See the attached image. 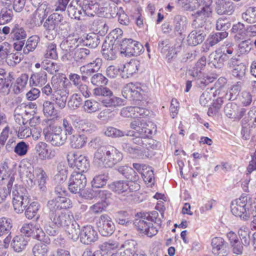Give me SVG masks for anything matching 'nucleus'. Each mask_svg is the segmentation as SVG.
Wrapping results in <instances>:
<instances>
[{
	"instance_id": "4",
	"label": "nucleus",
	"mask_w": 256,
	"mask_h": 256,
	"mask_svg": "<svg viewBox=\"0 0 256 256\" xmlns=\"http://www.w3.org/2000/svg\"><path fill=\"white\" fill-rule=\"evenodd\" d=\"M212 14L208 16H201V18H198V16H194V20L192 25L194 28L189 34L188 36V44L190 46H196L201 44L205 38L206 35V27L204 26L205 23L208 18L210 17Z\"/></svg>"
},
{
	"instance_id": "28",
	"label": "nucleus",
	"mask_w": 256,
	"mask_h": 256,
	"mask_svg": "<svg viewBox=\"0 0 256 256\" xmlns=\"http://www.w3.org/2000/svg\"><path fill=\"white\" fill-rule=\"evenodd\" d=\"M139 62L136 60H132L130 62L124 65L123 70L121 73L122 77L127 78L132 76L138 70Z\"/></svg>"
},
{
	"instance_id": "47",
	"label": "nucleus",
	"mask_w": 256,
	"mask_h": 256,
	"mask_svg": "<svg viewBox=\"0 0 256 256\" xmlns=\"http://www.w3.org/2000/svg\"><path fill=\"white\" fill-rule=\"evenodd\" d=\"M40 42V38L36 35L30 37L26 42V46L24 48L23 52L28 54L31 52H33L37 47Z\"/></svg>"
},
{
	"instance_id": "53",
	"label": "nucleus",
	"mask_w": 256,
	"mask_h": 256,
	"mask_svg": "<svg viewBox=\"0 0 256 256\" xmlns=\"http://www.w3.org/2000/svg\"><path fill=\"white\" fill-rule=\"evenodd\" d=\"M67 136L61 133L56 132L52 133L49 136L50 143L54 146H59L62 145L66 142Z\"/></svg>"
},
{
	"instance_id": "45",
	"label": "nucleus",
	"mask_w": 256,
	"mask_h": 256,
	"mask_svg": "<svg viewBox=\"0 0 256 256\" xmlns=\"http://www.w3.org/2000/svg\"><path fill=\"white\" fill-rule=\"evenodd\" d=\"M96 128L95 125L88 120H76V128H78L80 132L91 133L95 130Z\"/></svg>"
},
{
	"instance_id": "44",
	"label": "nucleus",
	"mask_w": 256,
	"mask_h": 256,
	"mask_svg": "<svg viewBox=\"0 0 256 256\" xmlns=\"http://www.w3.org/2000/svg\"><path fill=\"white\" fill-rule=\"evenodd\" d=\"M109 178L108 174L105 172L96 175L91 182L93 188H100L105 186Z\"/></svg>"
},
{
	"instance_id": "59",
	"label": "nucleus",
	"mask_w": 256,
	"mask_h": 256,
	"mask_svg": "<svg viewBox=\"0 0 256 256\" xmlns=\"http://www.w3.org/2000/svg\"><path fill=\"white\" fill-rule=\"evenodd\" d=\"M235 45L232 42H225L219 50L226 59L231 56L234 52Z\"/></svg>"
},
{
	"instance_id": "48",
	"label": "nucleus",
	"mask_w": 256,
	"mask_h": 256,
	"mask_svg": "<svg viewBox=\"0 0 256 256\" xmlns=\"http://www.w3.org/2000/svg\"><path fill=\"white\" fill-rule=\"evenodd\" d=\"M90 56V50L85 48H78L74 54V58L76 62H83Z\"/></svg>"
},
{
	"instance_id": "26",
	"label": "nucleus",
	"mask_w": 256,
	"mask_h": 256,
	"mask_svg": "<svg viewBox=\"0 0 256 256\" xmlns=\"http://www.w3.org/2000/svg\"><path fill=\"white\" fill-rule=\"evenodd\" d=\"M226 60L222 53L220 52V50H216L210 54L208 64L210 67L220 68L223 66Z\"/></svg>"
},
{
	"instance_id": "30",
	"label": "nucleus",
	"mask_w": 256,
	"mask_h": 256,
	"mask_svg": "<svg viewBox=\"0 0 256 256\" xmlns=\"http://www.w3.org/2000/svg\"><path fill=\"white\" fill-rule=\"evenodd\" d=\"M118 48L116 45L105 42L102 46V54L107 60H112L116 58Z\"/></svg>"
},
{
	"instance_id": "7",
	"label": "nucleus",
	"mask_w": 256,
	"mask_h": 256,
	"mask_svg": "<svg viewBox=\"0 0 256 256\" xmlns=\"http://www.w3.org/2000/svg\"><path fill=\"white\" fill-rule=\"evenodd\" d=\"M250 200V197L246 195L242 196L239 198L232 201L230 206L232 214L244 220H248L250 218V214L247 212Z\"/></svg>"
},
{
	"instance_id": "16",
	"label": "nucleus",
	"mask_w": 256,
	"mask_h": 256,
	"mask_svg": "<svg viewBox=\"0 0 256 256\" xmlns=\"http://www.w3.org/2000/svg\"><path fill=\"white\" fill-rule=\"evenodd\" d=\"M212 252L216 256H226L229 252L228 243L222 238L215 237L211 240Z\"/></svg>"
},
{
	"instance_id": "20",
	"label": "nucleus",
	"mask_w": 256,
	"mask_h": 256,
	"mask_svg": "<svg viewBox=\"0 0 256 256\" xmlns=\"http://www.w3.org/2000/svg\"><path fill=\"white\" fill-rule=\"evenodd\" d=\"M120 7H118L116 4L108 2H102L100 6V16L106 18H114L118 14Z\"/></svg>"
},
{
	"instance_id": "56",
	"label": "nucleus",
	"mask_w": 256,
	"mask_h": 256,
	"mask_svg": "<svg viewBox=\"0 0 256 256\" xmlns=\"http://www.w3.org/2000/svg\"><path fill=\"white\" fill-rule=\"evenodd\" d=\"M19 172L22 176H26L30 180L34 178L35 170L30 164L29 166H26V164H20Z\"/></svg>"
},
{
	"instance_id": "19",
	"label": "nucleus",
	"mask_w": 256,
	"mask_h": 256,
	"mask_svg": "<svg viewBox=\"0 0 256 256\" xmlns=\"http://www.w3.org/2000/svg\"><path fill=\"white\" fill-rule=\"evenodd\" d=\"M14 180V175L6 162L0 166V182L6 184L7 187L12 188Z\"/></svg>"
},
{
	"instance_id": "43",
	"label": "nucleus",
	"mask_w": 256,
	"mask_h": 256,
	"mask_svg": "<svg viewBox=\"0 0 256 256\" xmlns=\"http://www.w3.org/2000/svg\"><path fill=\"white\" fill-rule=\"evenodd\" d=\"M86 142V138L83 134H74L70 136V144L74 148H80L84 146Z\"/></svg>"
},
{
	"instance_id": "64",
	"label": "nucleus",
	"mask_w": 256,
	"mask_h": 256,
	"mask_svg": "<svg viewBox=\"0 0 256 256\" xmlns=\"http://www.w3.org/2000/svg\"><path fill=\"white\" fill-rule=\"evenodd\" d=\"M238 106L234 102H228L224 108L226 115L230 118H234L236 116Z\"/></svg>"
},
{
	"instance_id": "54",
	"label": "nucleus",
	"mask_w": 256,
	"mask_h": 256,
	"mask_svg": "<svg viewBox=\"0 0 256 256\" xmlns=\"http://www.w3.org/2000/svg\"><path fill=\"white\" fill-rule=\"evenodd\" d=\"M43 112L46 116H58V112L55 109L54 104L49 100H46L43 104Z\"/></svg>"
},
{
	"instance_id": "46",
	"label": "nucleus",
	"mask_w": 256,
	"mask_h": 256,
	"mask_svg": "<svg viewBox=\"0 0 256 256\" xmlns=\"http://www.w3.org/2000/svg\"><path fill=\"white\" fill-rule=\"evenodd\" d=\"M83 45L88 46L90 48H96L100 42L99 36L94 33L87 34L84 40L82 39Z\"/></svg>"
},
{
	"instance_id": "51",
	"label": "nucleus",
	"mask_w": 256,
	"mask_h": 256,
	"mask_svg": "<svg viewBox=\"0 0 256 256\" xmlns=\"http://www.w3.org/2000/svg\"><path fill=\"white\" fill-rule=\"evenodd\" d=\"M10 34L13 40L16 41L26 40L27 36L26 30L18 25L15 26L12 28Z\"/></svg>"
},
{
	"instance_id": "41",
	"label": "nucleus",
	"mask_w": 256,
	"mask_h": 256,
	"mask_svg": "<svg viewBox=\"0 0 256 256\" xmlns=\"http://www.w3.org/2000/svg\"><path fill=\"white\" fill-rule=\"evenodd\" d=\"M250 230L246 225L241 226L238 230V234L240 238V241L242 244L246 246H248L250 244Z\"/></svg>"
},
{
	"instance_id": "24",
	"label": "nucleus",
	"mask_w": 256,
	"mask_h": 256,
	"mask_svg": "<svg viewBox=\"0 0 256 256\" xmlns=\"http://www.w3.org/2000/svg\"><path fill=\"white\" fill-rule=\"evenodd\" d=\"M82 42V39L74 36H69L60 44L61 49L66 52H70L78 48Z\"/></svg>"
},
{
	"instance_id": "40",
	"label": "nucleus",
	"mask_w": 256,
	"mask_h": 256,
	"mask_svg": "<svg viewBox=\"0 0 256 256\" xmlns=\"http://www.w3.org/2000/svg\"><path fill=\"white\" fill-rule=\"evenodd\" d=\"M232 33L234 34L235 40H243L246 36V30L244 25L241 22L234 24L231 30Z\"/></svg>"
},
{
	"instance_id": "34",
	"label": "nucleus",
	"mask_w": 256,
	"mask_h": 256,
	"mask_svg": "<svg viewBox=\"0 0 256 256\" xmlns=\"http://www.w3.org/2000/svg\"><path fill=\"white\" fill-rule=\"evenodd\" d=\"M118 171L122 174L126 179L132 182H136L139 177L134 170L126 166H120L117 168Z\"/></svg>"
},
{
	"instance_id": "61",
	"label": "nucleus",
	"mask_w": 256,
	"mask_h": 256,
	"mask_svg": "<svg viewBox=\"0 0 256 256\" xmlns=\"http://www.w3.org/2000/svg\"><path fill=\"white\" fill-rule=\"evenodd\" d=\"M40 209V204L38 202H32L26 208L25 211V216L29 220L34 218L38 213Z\"/></svg>"
},
{
	"instance_id": "6",
	"label": "nucleus",
	"mask_w": 256,
	"mask_h": 256,
	"mask_svg": "<svg viewBox=\"0 0 256 256\" xmlns=\"http://www.w3.org/2000/svg\"><path fill=\"white\" fill-rule=\"evenodd\" d=\"M12 204L16 213H22L29 202L28 192L26 188L15 185L12 192Z\"/></svg>"
},
{
	"instance_id": "25",
	"label": "nucleus",
	"mask_w": 256,
	"mask_h": 256,
	"mask_svg": "<svg viewBox=\"0 0 256 256\" xmlns=\"http://www.w3.org/2000/svg\"><path fill=\"white\" fill-rule=\"evenodd\" d=\"M68 15L72 18L78 20L84 18L82 6L78 3L77 0H73L68 6L67 8Z\"/></svg>"
},
{
	"instance_id": "22",
	"label": "nucleus",
	"mask_w": 256,
	"mask_h": 256,
	"mask_svg": "<svg viewBox=\"0 0 256 256\" xmlns=\"http://www.w3.org/2000/svg\"><path fill=\"white\" fill-rule=\"evenodd\" d=\"M71 87H65L60 88V90L56 92L52 96V100L60 108H64L66 104L68 96L69 94V89Z\"/></svg>"
},
{
	"instance_id": "32",
	"label": "nucleus",
	"mask_w": 256,
	"mask_h": 256,
	"mask_svg": "<svg viewBox=\"0 0 256 256\" xmlns=\"http://www.w3.org/2000/svg\"><path fill=\"white\" fill-rule=\"evenodd\" d=\"M72 124L76 126V116L70 115L62 120V128L65 132L64 136L71 135L74 132Z\"/></svg>"
},
{
	"instance_id": "9",
	"label": "nucleus",
	"mask_w": 256,
	"mask_h": 256,
	"mask_svg": "<svg viewBox=\"0 0 256 256\" xmlns=\"http://www.w3.org/2000/svg\"><path fill=\"white\" fill-rule=\"evenodd\" d=\"M126 136H132L130 140L136 145V147H132L129 144L124 143L122 144L123 150L130 154H139L142 148H144L145 138L144 136L138 132H134V131L128 130L126 134Z\"/></svg>"
},
{
	"instance_id": "11",
	"label": "nucleus",
	"mask_w": 256,
	"mask_h": 256,
	"mask_svg": "<svg viewBox=\"0 0 256 256\" xmlns=\"http://www.w3.org/2000/svg\"><path fill=\"white\" fill-rule=\"evenodd\" d=\"M72 202L70 199L61 196H58L50 200L46 204L48 210L47 214H52L65 210L66 209L72 206Z\"/></svg>"
},
{
	"instance_id": "17",
	"label": "nucleus",
	"mask_w": 256,
	"mask_h": 256,
	"mask_svg": "<svg viewBox=\"0 0 256 256\" xmlns=\"http://www.w3.org/2000/svg\"><path fill=\"white\" fill-rule=\"evenodd\" d=\"M110 189L115 193L123 196H132L133 191L128 182L124 180H118L110 184Z\"/></svg>"
},
{
	"instance_id": "60",
	"label": "nucleus",
	"mask_w": 256,
	"mask_h": 256,
	"mask_svg": "<svg viewBox=\"0 0 256 256\" xmlns=\"http://www.w3.org/2000/svg\"><path fill=\"white\" fill-rule=\"evenodd\" d=\"M246 66L244 64H240L233 68L232 74L238 79L244 81L246 78Z\"/></svg>"
},
{
	"instance_id": "36",
	"label": "nucleus",
	"mask_w": 256,
	"mask_h": 256,
	"mask_svg": "<svg viewBox=\"0 0 256 256\" xmlns=\"http://www.w3.org/2000/svg\"><path fill=\"white\" fill-rule=\"evenodd\" d=\"M34 178L38 184L39 188L42 191H44L46 189V184L48 180V176L44 170L41 168H36Z\"/></svg>"
},
{
	"instance_id": "15",
	"label": "nucleus",
	"mask_w": 256,
	"mask_h": 256,
	"mask_svg": "<svg viewBox=\"0 0 256 256\" xmlns=\"http://www.w3.org/2000/svg\"><path fill=\"white\" fill-rule=\"evenodd\" d=\"M144 91L141 84L138 82H130L122 88V94L124 98L130 100H140L142 98Z\"/></svg>"
},
{
	"instance_id": "33",
	"label": "nucleus",
	"mask_w": 256,
	"mask_h": 256,
	"mask_svg": "<svg viewBox=\"0 0 256 256\" xmlns=\"http://www.w3.org/2000/svg\"><path fill=\"white\" fill-rule=\"evenodd\" d=\"M36 150L40 158L42 159H50L54 156V152L48 150V145L45 142H39L36 146Z\"/></svg>"
},
{
	"instance_id": "1",
	"label": "nucleus",
	"mask_w": 256,
	"mask_h": 256,
	"mask_svg": "<svg viewBox=\"0 0 256 256\" xmlns=\"http://www.w3.org/2000/svg\"><path fill=\"white\" fill-rule=\"evenodd\" d=\"M122 154L112 146L100 147L94 154V162L99 166L112 168L122 161Z\"/></svg>"
},
{
	"instance_id": "37",
	"label": "nucleus",
	"mask_w": 256,
	"mask_h": 256,
	"mask_svg": "<svg viewBox=\"0 0 256 256\" xmlns=\"http://www.w3.org/2000/svg\"><path fill=\"white\" fill-rule=\"evenodd\" d=\"M120 248L123 249L122 252L128 256H134L137 250V243L134 240H126L120 246Z\"/></svg>"
},
{
	"instance_id": "18",
	"label": "nucleus",
	"mask_w": 256,
	"mask_h": 256,
	"mask_svg": "<svg viewBox=\"0 0 256 256\" xmlns=\"http://www.w3.org/2000/svg\"><path fill=\"white\" fill-rule=\"evenodd\" d=\"M98 235L96 231L91 226H86L83 227L80 232V242L85 244H88L97 240Z\"/></svg>"
},
{
	"instance_id": "49",
	"label": "nucleus",
	"mask_w": 256,
	"mask_h": 256,
	"mask_svg": "<svg viewBox=\"0 0 256 256\" xmlns=\"http://www.w3.org/2000/svg\"><path fill=\"white\" fill-rule=\"evenodd\" d=\"M242 19L248 24L256 22V7L250 6L242 14Z\"/></svg>"
},
{
	"instance_id": "55",
	"label": "nucleus",
	"mask_w": 256,
	"mask_h": 256,
	"mask_svg": "<svg viewBox=\"0 0 256 256\" xmlns=\"http://www.w3.org/2000/svg\"><path fill=\"white\" fill-rule=\"evenodd\" d=\"M60 66L56 63L48 59L44 60L42 62V68L50 74H54L58 72Z\"/></svg>"
},
{
	"instance_id": "27",
	"label": "nucleus",
	"mask_w": 256,
	"mask_h": 256,
	"mask_svg": "<svg viewBox=\"0 0 256 256\" xmlns=\"http://www.w3.org/2000/svg\"><path fill=\"white\" fill-rule=\"evenodd\" d=\"M227 237L233 252L236 254H242L243 244L242 242L238 240L236 234L232 232H230L227 234Z\"/></svg>"
},
{
	"instance_id": "38",
	"label": "nucleus",
	"mask_w": 256,
	"mask_h": 256,
	"mask_svg": "<svg viewBox=\"0 0 256 256\" xmlns=\"http://www.w3.org/2000/svg\"><path fill=\"white\" fill-rule=\"evenodd\" d=\"M101 102L106 107L116 108L124 105V100L120 98L114 96L113 93L112 96L102 98Z\"/></svg>"
},
{
	"instance_id": "29",
	"label": "nucleus",
	"mask_w": 256,
	"mask_h": 256,
	"mask_svg": "<svg viewBox=\"0 0 256 256\" xmlns=\"http://www.w3.org/2000/svg\"><path fill=\"white\" fill-rule=\"evenodd\" d=\"M28 244V238L22 235H18L13 238L10 246L14 252H20L26 249Z\"/></svg>"
},
{
	"instance_id": "14",
	"label": "nucleus",
	"mask_w": 256,
	"mask_h": 256,
	"mask_svg": "<svg viewBox=\"0 0 256 256\" xmlns=\"http://www.w3.org/2000/svg\"><path fill=\"white\" fill-rule=\"evenodd\" d=\"M96 224L99 232L102 236H110L115 230V226L112 218L106 214L101 215Z\"/></svg>"
},
{
	"instance_id": "57",
	"label": "nucleus",
	"mask_w": 256,
	"mask_h": 256,
	"mask_svg": "<svg viewBox=\"0 0 256 256\" xmlns=\"http://www.w3.org/2000/svg\"><path fill=\"white\" fill-rule=\"evenodd\" d=\"M228 36L226 32H222L212 34L208 38V42L210 46H212L218 42L226 38Z\"/></svg>"
},
{
	"instance_id": "58",
	"label": "nucleus",
	"mask_w": 256,
	"mask_h": 256,
	"mask_svg": "<svg viewBox=\"0 0 256 256\" xmlns=\"http://www.w3.org/2000/svg\"><path fill=\"white\" fill-rule=\"evenodd\" d=\"M46 58L56 60L58 55L56 52V45L54 42H48L46 44V50L44 53Z\"/></svg>"
},
{
	"instance_id": "52",
	"label": "nucleus",
	"mask_w": 256,
	"mask_h": 256,
	"mask_svg": "<svg viewBox=\"0 0 256 256\" xmlns=\"http://www.w3.org/2000/svg\"><path fill=\"white\" fill-rule=\"evenodd\" d=\"M34 230V232H33L32 236L36 237L40 242H43L46 244L50 243V240L49 237L46 235L39 224H36Z\"/></svg>"
},
{
	"instance_id": "50",
	"label": "nucleus",
	"mask_w": 256,
	"mask_h": 256,
	"mask_svg": "<svg viewBox=\"0 0 256 256\" xmlns=\"http://www.w3.org/2000/svg\"><path fill=\"white\" fill-rule=\"evenodd\" d=\"M144 140L145 142L144 148H146V149L148 151H146L145 150H144L142 151V154L140 156L142 158H148L151 155L150 154V150H154L156 149L158 147L157 142L154 140L146 138Z\"/></svg>"
},
{
	"instance_id": "23",
	"label": "nucleus",
	"mask_w": 256,
	"mask_h": 256,
	"mask_svg": "<svg viewBox=\"0 0 256 256\" xmlns=\"http://www.w3.org/2000/svg\"><path fill=\"white\" fill-rule=\"evenodd\" d=\"M83 16H94L98 14L100 16V6L94 0H84L82 2Z\"/></svg>"
},
{
	"instance_id": "2",
	"label": "nucleus",
	"mask_w": 256,
	"mask_h": 256,
	"mask_svg": "<svg viewBox=\"0 0 256 256\" xmlns=\"http://www.w3.org/2000/svg\"><path fill=\"white\" fill-rule=\"evenodd\" d=\"M162 222L161 218L158 217V213L156 211H152L144 214L141 218L135 220L134 224L140 232L148 237H152L157 234L158 226L160 227Z\"/></svg>"
},
{
	"instance_id": "42",
	"label": "nucleus",
	"mask_w": 256,
	"mask_h": 256,
	"mask_svg": "<svg viewBox=\"0 0 256 256\" xmlns=\"http://www.w3.org/2000/svg\"><path fill=\"white\" fill-rule=\"evenodd\" d=\"M43 242H39L35 244L32 248V253L34 256H46L48 250V245Z\"/></svg>"
},
{
	"instance_id": "35",
	"label": "nucleus",
	"mask_w": 256,
	"mask_h": 256,
	"mask_svg": "<svg viewBox=\"0 0 256 256\" xmlns=\"http://www.w3.org/2000/svg\"><path fill=\"white\" fill-rule=\"evenodd\" d=\"M63 16L62 15L57 13H54L50 14L46 20L44 24V27L54 28L58 30L60 24H61Z\"/></svg>"
},
{
	"instance_id": "13",
	"label": "nucleus",
	"mask_w": 256,
	"mask_h": 256,
	"mask_svg": "<svg viewBox=\"0 0 256 256\" xmlns=\"http://www.w3.org/2000/svg\"><path fill=\"white\" fill-rule=\"evenodd\" d=\"M67 159L70 166L76 168L80 171L78 172L83 174L89 168V162L84 156L70 152L67 155Z\"/></svg>"
},
{
	"instance_id": "5",
	"label": "nucleus",
	"mask_w": 256,
	"mask_h": 256,
	"mask_svg": "<svg viewBox=\"0 0 256 256\" xmlns=\"http://www.w3.org/2000/svg\"><path fill=\"white\" fill-rule=\"evenodd\" d=\"M212 0H177V5L184 10L193 11L201 8V10L197 11L193 16L198 18L204 15L208 16L212 14Z\"/></svg>"
},
{
	"instance_id": "21",
	"label": "nucleus",
	"mask_w": 256,
	"mask_h": 256,
	"mask_svg": "<svg viewBox=\"0 0 256 256\" xmlns=\"http://www.w3.org/2000/svg\"><path fill=\"white\" fill-rule=\"evenodd\" d=\"M216 10L218 14L231 15L234 11V4L230 0H216Z\"/></svg>"
},
{
	"instance_id": "62",
	"label": "nucleus",
	"mask_w": 256,
	"mask_h": 256,
	"mask_svg": "<svg viewBox=\"0 0 256 256\" xmlns=\"http://www.w3.org/2000/svg\"><path fill=\"white\" fill-rule=\"evenodd\" d=\"M90 82L94 86H100L103 85H106L108 80L102 74L97 73L91 76Z\"/></svg>"
},
{
	"instance_id": "63",
	"label": "nucleus",
	"mask_w": 256,
	"mask_h": 256,
	"mask_svg": "<svg viewBox=\"0 0 256 256\" xmlns=\"http://www.w3.org/2000/svg\"><path fill=\"white\" fill-rule=\"evenodd\" d=\"M12 228L10 220L5 218H0V236L10 233Z\"/></svg>"
},
{
	"instance_id": "12",
	"label": "nucleus",
	"mask_w": 256,
	"mask_h": 256,
	"mask_svg": "<svg viewBox=\"0 0 256 256\" xmlns=\"http://www.w3.org/2000/svg\"><path fill=\"white\" fill-rule=\"evenodd\" d=\"M86 184V176L81 172H74L69 179L68 188L73 194H80Z\"/></svg>"
},
{
	"instance_id": "3",
	"label": "nucleus",
	"mask_w": 256,
	"mask_h": 256,
	"mask_svg": "<svg viewBox=\"0 0 256 256\" xmlns=\"http://www.w3.org/2000/svg\"><path fill=\"white\" fill-rule=\"evenodd\" d=\"M72 219V216L66 210L47 214L44 229L48 234L54 236L58 233L59 228L68 226Z\"/></svg>"
},
{
	"instance_id": "31",
	"label": "nucleus",
	"mask_w": 256,
	"mask_h": 256,
	"mask_svg": "<svg viewBox=\"0 0 256 256\" xmlns=\"http://www.w3.org/2000/svg\"><path fill=\"white\" fill-rule=\"evenodd\" d=\"M47 82V74L40 71L32 74L30 78V84L34 86L42 87Z\"/></svg>"
},
{
	"instance_id": "39",
	"label": "nucleus",
	"mask_w": 256,
	"mask_h": 256,
	"mask_svg": "<svg viewBox=\"0 0 256 256\" xmlns=\"http://www.w3.org/2000/svg\"><path fill=\"white\" fill-rule=\"evenodd\" d=\"M214 96H218V97L213 102L212 106L220 109L224 100H231L232 98L230 94L224 91L220 92V90H217L214 93Z\"/></svg>"
},
{
	"instance_id": "10",
	"label": "nucleus",
	"mask_w": 256,
	"mask_h": 256,
	"mask_svg": "<svg viewBox=\"0 0 256 256\" xmlns=\"http://www.w3.org/2000/svg\"><path fill=\"white\" fill-rule=\"evenodd\" d=\"M120 53L126 56H137L143 50V46L139 42L130 38H125L120 43Z\"/></svg>"
},
{
	"instance_id": "8",
	"label": "nucleus",
	"mask_w": 256,
	"mask_h": 256,
	"mask_svg": "<svg viewBox=\"0 0 256 256\" xmlns=\"http://www.w3.org/2000/svg\"><path fill=\"white\" fill-rule=\"evenodd\" d=\"M72 87L70 82L65 77L52 76L50 82L42 86V92L48 96H52L56 92L60 90L61 88Z\"/></svg>"
}]
</instances>
